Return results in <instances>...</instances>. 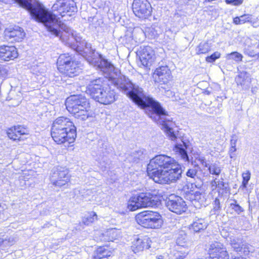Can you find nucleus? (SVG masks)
I'll list each match as a JSON object with an SVG mask.
<instances>
[{
  "instance_id": "nucleus-45",
  "label": "nucleus",
  "mask_w": 259,
  "mask_h": 259,
  "mask_svg": "<svg viewBox=\"0 0 259 259\" xmlns=\"http://www.w3.org/2000/svg\"><path fill=\"white\" fill-rule=\"evenodd\" d=\"M240 21L241 24H243L246 22H249L250 20V18L249 16L244 15L240 17Z\"/></svg>"
},
{
  "instance_id": "nucleus-56",
  "label": "nucleus",
  "mask_w": 259,
  "mask_h": 259,
  "mask_svg": "<svg viewBox=\"0 0 259 259\" xmlns=\"http://www.w3.org/2000/svg\"><path fill=\"white\" fill-rule=\"evenodd\" d=\"M257 90V88H252V90H251V91L253 93H254L255 92H256Z\"/></svg>"
},
{
  "instance_id": "nucleus-60",
  "label": "nucleus",
  "mask_w": 259,
  "mask_h": 259,
  "mask_svg": "<svg viewBox=\"0 0 259 259\" xmlns=\"http://www.w3.org/2000/svg\"><path fill=\"white\" fill-rule=\"evenodd\" d=\"M161 257H162V256H160V257H159V259H161Z\"/></svg>"
},
{
  "instance_id": "nucleus-30",
  "label": "nucleus",
  "mask_w": 259,
  "mask_h": 259,
  "mask_svg": "<svg viewBox=\"0 0 259 259\" xmlns=\"http://www.w3.org/2000/svg\"><path fill=\"white\" fill-rule=\"evenodd\" d=\"M211 49L210 45L206 41L201 42L197 46L196 50L197 54H206Z\"/></svg>"
},
{
  "instance_id": "nucleus-5",
  "label": "nucleus",
  "mask_w": 259,
  "mask_h": 259,
  "mask_svg": "<svg viewBox=\"0 0 259 259\" xmlns=\"http://www.w3.org/2000/svg\"><path fill=\"white\" fill-rule=\"evenodd\" d=\"M175 160L170 156L160 154L155 156L151 159L147 165V172L149 177L155 182L161 174L174 165Z\"/></svg>"
},
{
  "instance_id": "nucleus-52",
  "label": "nucleus",
  "mask_w": 259,
  "mask_h": 259,
  "mask_svg": "<svg viewBox=\"0 0 259 259\" xmlns=\"http://www.w3.org/2000/svg\"><path fill=\"white\" fill-rule=\"evenodd\" d=\"M14 243V240L13 238H10L8 240H7L6 243L5 244H8V245L11 246Z\"/></svg>"
},
{
  "instance_id": "nucleus-44",
  "label": "nucleus",
  "mask_w": 259,
  "mask_h": 259,
  "mask_svg": "<svg viewBox=\"0 0 259 259\" xmlns=\"http://www.w3.org/2000/svg\"><path fill=\"white\" fill-rule=\"evenodd\" d=\"M225 2L227 4L238 6L242 3L243 0H226Z\"/></svg>"
},
{
  "instance_id": "nucleus-28",
  "label": "nucleus",
  "mask_w": 259,
  "mask_h": 259,
  "mask_svg": "<svg viewBox=\"0 0 259 259\" xmlns=\"http://www.w3.org/2000/svg\"><path fill=\"white\" fill-rule=\"evenodd\" d=\"M111 252L107 249L100 247L94 252L92 259H107Z\"/></svg>"
},
{
  "instance_id": "nucleus-47",
  "label": "nucleus",
  "mask_w": 259,
  "mask_h": 259,
  "mask_svg": "<svg viewBox=\"0 0 259 259\" xmlns=\"http://www.w3.org/2000/svg\"><path fill=\"white\" fill-rule=\"evenodd\" d=\"M187 255L185 253L179 252L176 254V259H184Z\"/></svg>"
},
{
  "instance_id": "nucleus-41",
  "label": "nucleus",
  "mask_w": 259,
  "mask_h": 259,
  "mask_svg": "<svg viewBox=\"0 0 259 259\" xmlns=\"http://www.w3.org/2000/svg\"><path fill=\"white\" fill-rule=\"evenodd\" d=\"M97 215L95 212H91L90 215L88 216L83 221L84 224L89 225L90 224L93 222L95 220H97Z\"/></svg>"
},
{
  "instance_id": "nucleus-32",
  "label": "nucleus",
  "mask_w": 259,
  "mask_h": 259,
  "mask_svg": "<svg viewBox=\"0 0 259 259\" xmlns=\"http://www.w3.org/2000/svg\"><path fill=\"white\" fill-rule=\"evenodd\" d=\"M146 34V37H148L149 39L155 38L158 35L157 31L153 27L147 28L145 31Z\"/></svg>"
},
{
  "instance_id": "nucleus-33",
  "label": "nucleus",
  "mask_w": 259,
  "mask_h": 259,
  "mask_svg": "<svg viewBox=\"0 0 259 259\" xmlns=\"http://www.w3.org/2000/svg\"><path fill=\"white\" fill-rule=\"evenodd\" d=\"M205 201L204 194L201 193L199 191L195 192V203H193L194 205H196L197 202L201 205H205Z\"/></svg>"
},
{
  "instance_id": "nucleus-57",
  "label": "nucleus",
  "mask_w": 259,
  "mask_h": 259,
  "mask_svg": "<svg viewBox=\"0 0 259 259\" xmlns=\"http://www.w3.org/2000/svg\"><path fill=\"white\" fill-rule=\"evenodd\" d=\"M256 56L257 57V59L258 60H259V51H258V53L257 54V55H256Z\"/></svg>"
},
{
  "instance_id": "nucleus-25",
  "label": "nucleus",
  "mask_w": 259,
  "mask_h": 259,
  "mask_svg": "<svg viewBox=\"0 0 259 259\" xmlns=\"http://www.w3.org/2000/svg\"><path fill=\"white\" fill-rule=\"evenodd\" d=\"M146 156L145 151L139 150L132 153L127 157L126 159L130 162L138 163L140 160H144Z\"/></svg>"
},
{
  "instance_id": "nucleus-34",
  "label": "nucleus",
  "mask_w": 259,
  "mask_h": 259,
  "mask_svg": "<svg viewBox=\"0 0 259 259\" xmlns=\"http://www.w3.org/2000/svg\"><path fill=\"white\" fill-rule=\"evenodd\" d=\"M213 208L211 210L212 214H219L221 210L220 201L218 198H215L212 203Z\"/></svg>"
},
{
  "instance_id": "nucleus-54",
  "label": "nucleus",
  "mask_w": 259,
  "mask_h": 259,
  "mask_svg": "<svg viewBox=\"0 0 259 259\" xmlns=\"http://www.w3.org/2000/svg\"><path fill=\"white\" fill-rule=\"evenodd\" d=\"M7 241V240H3L2 239L0 238V246L2 245V244H5L6 243Z\"/></svg>"
},
{
  "instance_id": "nucleus-46",
  "label": "nucleus",
  "mask_w": 259,
  "mask_h": 259,
  "mask_svg": "<svg viewBox=\"0 0 259 259\" xmlns=\"http://www.w3.org/2000/svg\"><path fill=\"white\" fill-rule=\"evenodd\" d=\"M236 151V148L235 145H233V146H231L230 150H229V153H230V157L231 158H233L235 157V152Z\"/></svg>"
},
{
  "instance_id": "nucleus-8",
  "label": "nucleus",
  "mask_w": 259,
  "mask_h": 259,
  "mask_svg": "<svg viewBox=\"0 0 259 259\" xmlns=\"http://www.w3.org/2000/svg\"><path fill=\"white\" fill-rule=\"evenodd\" d=\"M58 70L70 77L77 75L81 69L77 61L73 59V57L68 53L61 54L57 60Z\"/></svg>"
},
{
  "instance_id": "nucleus-15",
  "label": "nucleus",
  "mask_w": 259,
  "mask_h": 259,
  "mask_svg": "<svg viewBox=\"0 0 259 259\" xmlns=\"http://www.w3.org/2000/svg\"><path fill=\"white\" fill-rule=\"evenodd\" d=\"M208 259H229V255L223 244L219 242L212 243L208 249Z\"/></svg>"
},
{
  "instance_id": "nucleus-48",
  "label": "nucleus",
  "mask_w": 259,
  "mask_h": 259,
  "mask_svg": "<svg viewBox=\"0 0 259 259\" xmlns=\"http://www.w3.org/2000/svg\"><path fill=\"white\" fill-rule=\"evenodd\" d=\"M187 197L189 198L190 201H191L193 203H195V192L194 193H190L187 195Z\"/></svg>"
},
{
  "instance_id": "nucleus-27",
  "label": "nucleus",
  "mask_w": 259,
  "mask_h": 259,
  "mask_svg": "<svg viewBox=\"0 0 259 259\" xmlns=\"http://www.w3.org/2000/svg\"><path fill=\"white\" fill-rule=\"evenodd\" d=\"M207 223L202 219H198L191 224L190 230L194 232H200L204 230L207 227Z\"/></svg>"
},
{
  "instance_id": "nucleus-31",
  "label": "nucleus",
  "mask_w": 259,
  "mask_h": 259,
  "mask_svg": "<svg viewBox=\"0 0 259 259\" xmlns=\"http://www.w3.org/2000/svg\"><path fill=\"white\" fill-rule=\"evenodd\" d=\"M207 167L209 174L216 177H219L222 170L221 166L216 163L208 164V166Z\"/></svg>"
},
{
  "instance_id": "nucleus-49",
  "label": "nucleus",
  "mask_w": 259,
  "mask_h": 259,
  "mask_svg": "<svg viewBox=\"0 0 259 259\" xmlns=\"http://www.w3.org/2000/svg\"><path fill=\"white\" fill-rule=\"evenodd\" d=\"M186 242L185 238H183L181 239L180 237H178L177 239V243L181 246H183V243H185Z\"/></svg>"
},
{
  "instance_id": "nucleus-50",
  "label": "nucleus",
  "mask_w": 259,
  "mask_h": 259,
  "mask_svg": "<svg viewBox=\"0 0 259 259\" xmlns=\"http://www.w3.org/2000/svg\"><path fill=\"white\" fill-rule=\"evenodd\" d=\"M218 184H219V180H218L217 178H215L211 182V187L214 188H218Z\"/></svg>"
},
{
  "instance_id": "nucleus-36",
  "label": "nucleus",
  "mask_w": 259,
  "mask_h": 259,
  "mask_svg": "<svg viewBox=\"0 0 259 259\" xmlns=\"http://www.w3.org/2000/svg\"><path fill=\"white\" fill-rule=\"evenodd\" d=\"M123 41H124L125 45L127 46H132L136 45L134 39L132 37L131 32H128L125 35L123 38Z\"/></svg>"
},
{
  "instance_id": "nucleus-23",
  "label": "nucleus",
  "mask_w": 259,
  "mask_h": 259,
  "mask_svg": "<svg viewBox=\"0 0 259 259\" xmlns=\"http://www.w3.org/2000/svg\"><path fill=\"white\" fill-rule=\"evenodd\" d=\"M251 40L248 38L245 40L243 49L244 53L251 57H255L259 51V41L254 44L251 42Z\"/></svg>"
},
{
  "instance_id": "nucleus-14",
  "label": "nucleus",
  "mask_w": 259,
  "mask_h": 259,
  "mask_svg": "<svg viewBox=\"0 0 259 259\" xmlns=\"http://www.w3.org/2000/svg\"><path fill=\"white\" fill-rule=\"evenodd\" d=\"M139 61L138 64L140 67H149L154 61V51L150 46H144L139 51Z\"/></svg>"
},
{
  "instance_id": "nucleus-24",
  "label": "nucleus",
  "mask_w": 259,
  "mask_h": 259,
  "mask_svg": "<svg viewBox=\"0 0 259 259\" xmlns=\"http://www.w3.org/2000/svg\"><path fill=\"white\" fill-rule=\"evenodd\" d=\"M237 85H241L243 90H248L250 87L251 78L246 72H240L235 78Z\"/></svg>"
},
{
  "instance_id": "nucleus-3",
  "label": "nucleus",
  "mask_w": 259,
  "mask_h": 259,
  "mask_svg": "<svg viewBox=\"0 0 259 259\" xmlns=\"http://www.w3.org/2000/svg\"><path fill=\"white\" fill-rule=\"evenodd\" d=\"M103 77H99L90 81L86 92L96 101L103 104H110L117 98L114 89Z\"/></svg>"
},
{
  "instance_id": "nucleus-29",
  "label": "nucleus",
  "mask_w": 259,
  "mask_h": 259,
  "mask_svg": "<svg viewBox=\"0 0 259 259\" xmlns=\"http://www.w3.org/2000/svg\"><path fill=\"white\" fill-rule=\"evenodd\" d=\"M191 161L192 164L194 165V167L192 168L188 169L186 175L188 177L195 180L196 178H197V172L198 169L200 167H199V165L196 163V162L195 161H193V157L191 158Z\"/></svg>"
},
{
  "instance_id": "nucleus-4",
  "label": "nucleus",
  "mask_w": 259,
  "mask_h": 259,
  "mask_svg": "<svg viewBox=\"0 0 259 259\" xmlns=\"http://www.w3.org/2000/svg\"><path fill=\"white\" fill-rule=\"evenodd\" d=\"M67 110L75 118L85 120L92 117V113L87 110L89 103L87 99L81 95H74L68 97L65 102Z\"/></svg>"
},
{
  "instance_id": "nucleus-7",
  "label": "nucleus",
  "mask_w": 259,
  "mask_h": 259,
  "mask_svg": "<svg viewBox=\"0 0 259 259\" xmlns=\"http://www.w3.org/2000/svg\"><path fill=\"white\" fill-rule=\"evenodd\" d=\"M137 223L148 229H159L163 224L162 215L157 211H143L136 216Z\"/></svg>"
},
{
  "instance_id": "nucleus-16",
  "label": "nucleus",
  "mask_w": 259,
  "mask_h": 259,
  "mask_svg": "<svg viewBox=\"0 0 259 259\" xmlns=\"http://www.w3.org/2000/svg\"><path fill=\"white\" fill-rule=\"evenodd\" d=\"M153 77L155 82L166 84L171 78V71L167 65L160 66L156 69Z\"/></svg>"
},
{
  "instance_id": "nucleus-13",
  "label": "nucleus",
  "mask_w": 259,
  "mask_h": 259,
  "mask_svg": "<svg viewBox=\"0 0 259 259\" xmlns=\"http://www.w3.org/2000/svg\"><path fill=\"white\" fill-rule=\"evenodd\" d=\"M51 181L56 186L61 187L67 184L69 181L68 171L65 167L57 166L52 170Z\"/></svg>"
},
{
  "instance_id": "nucleus-11",
  "label": "nucleus",
  "mask_w": 259,
  "mask_h": 259,
  "mask_svg": "<svg viewBox=\"0 0 259 259\" xmlns=\"http://www.w3.org/2000/svg\"><path fill=\"white\" fill-rule=\"evenodd\" d=\"M166 208L177 214H182L187 209V206L184 199L177 195L172 194L165 200Z\"/></svg>"
},
{
  "instance_id": "nucleus-42",
  "label": "nucleus",
  "mask_w": 259,
  "mask_h": 259,
  "mask_svg": "<svg viewBox=\"0 0 259 259\" xmlns=\"http://www.w3.org/2000/svg\"><path fill=\"white\" fill-rule=\"evenodd\" d=\"M221 56V54L218 52H215L210 56H207L206 58V61L209 63H212L214 62L217 59H219Z\"/></svg>"
},
{
  "instance_id": "nucleus-21",
  "label": "nucleus",
  "mask_w": 259,
  "mask_h": 259,
  "mask_svg": "<svg viewBox=\"0 0 259 259\" xmlns=\"http://www.w3.org/2000/svg\"><path fill=\"white\" fill-rule=\"evenodd\" d=\"M28 131L26 128L21 125H18L13 128H10L7 135L8 137L13 141L21 140V136L28 134Z\"/></svg>"
},
{
  "instance_id": "nucleus-58",
  "label": "nucleus",
  "mask_w": 259,
  "mask_h": 259,
  "mask_svg": "<svg viewBox=\"0 0 259 259\" xmlns=\"http://www.w3.org/2000/svg\"><path fill=\"white\" fill-rule=\"evenodd\" d=\"M161 257H162V256H160V257H159V259H161Z\"/></svg>"
},
{
  "instance_id": "nucleus-9",
  "label": "nucleus",
  "mask_w": 259,
  "mask_h": 259,
  "mask_svg": "<svg viewBox=\"0 0 259 259\" xmlns=\"http://www.w3.org/2000/svg\"><path fill=\"white\" fill-rule=\"evenodd\" d=\"M182 171L181 166L175 161L174 165L169 169L165 170L160 176H158V178L155 179V182L160 184L176 182L182 177Z\"/></svg>"
},
{
  "instance_id": "nucleus-37",
  "label": "nucleus",
  "mask_w": 259,
  "mask_h": 259,
  "mask_svg": "<svg viewBox=\"0 0 259 259\" xmlns=\"http://www.w3.org/2000/svg\"><path fill=\"white\" fill-rule=\"evenodd\" d=\"M228 59H232L236 62H240L242 60L243 56L237 52H232L228 55Z\"/></svg>"
},
{
  "instance_id": "nucleus-18",
  "label": "nucleus",
  "mask_w": 259,
  "mask_h": 259,
  "mask_svg": "<svg viewBox=\"0 0 259 259\" xmlns=\"http://www.w3.org/2000/svg\"><path fill=\"white\" fill-rule=\"evenodd\" d=\"M18 53L13 46H0V59L4 61L13 60L17 58Z\"/></svg>"
},
{
  "instance_id": "nucleus-12",
  "label": "nucleus",
  "mask_w": 259,
  "mask_h": 259,
  "mask_svg": "<svg viewBox=\"0 0 259 259\" xmlns=\"http://www.w3.org/2000/svg\"><path fill=\"white\" fill-rule=\"evenodd\" d=\"M132 9L135 16L142 19H148L152 11L151 4L147 0H134Z\"/></svg>"
},
{
  "instance_id": "nucleus-55",
  "label": "nucleus",
  "mask_w": 259,
  "mask_h": 259,
  "mask_svg": "<svg viewBox=\"0 0 259 259\" xmlns=\"http://www.w3.org/2000/svg\"><path fill=\"white\" fill-rule=\"evenodd\" d=\"M233 259H246V258L245 257H242V256H236V257H235Z\"/></svg>"
},
{
  "instance_id": "nucleus-20",
  "label": "nucleus",
  "mask_w": 259,
  "mask_h": 259,
  "mask_svg": "<svg viewBox=\"0 0 259 259\" xmlns=\"http://www.w3.org/2000/svg\"><path fill=\"white\" fill-rule=\"evenodd\" d=\"M151 241L147 237L140 238H138L133 241L131 247L135 253L143 251L144 249H149L150 247Z\"/></svg>"
},
{
  "instance_id": "nucleus-10",
  "label": "nucleus",
  "mask_w": 259,
  "mask_h": 259,
  "mask_svg": "<svg viewBox=\"0 0 259 259\" xmlns=\"http://www.w3.org/2000/svg\"><path fill=\"white\" fill-rule=\"evenodd\" d=\"M51 136L54 141L58 144L67 142L73 143L76 137V128L70 129L69 131L64 130H51Z\"/></svg>"
},
{
  "instance_id": "nucleus-1",
  "label": "nucleus",
  "mask_w": 259,
  "mask_h": 259,
  "mask_svg": "<svg viewBox=\"0 0 259 259\" xmlns=\"http://www.w3.org/2000/svg\"><path fill=\"white\" fill-rule=\"evenodd\" d=\"M76 50L89 63L102 72L104 79L113 84L119 90L125 94L135 104L145 110L146 113L157 124L162 125L169 138L176 142L174 151L184 162H189L190 159L187 153L189 142L178 137L175 133L172 126L175 124L167 112L160 103L150 96H146L142 88L133 83L124 75L117 78L113 64L102 55L95 53L91 44L87 42L79 36L75 38Z\"/></svg>"
},
{
  "instance_id": "nucleus-22",
  "label": "nucleus",
  "mask_w": 259,
  "mask_h": 259,
  "mask_svg": "<svg viewBox=\"0 0 259 259\" xmlns=\"http://www.w3.org/2000/svg\"><path fill=\"white\" fill-rule=\"evenodd\" d=\"M230 244L233 250L238 253L245 254L249 252L247 245L240 238H231Z\"/></svg>"
},
{
  "instance_id": "nucleus-59",
  "label": "nucleus",
  "mask_w": 259,
  "mask_h": 259,
  "mask_svg": "<svg viewBox=\"0 0 259 259\" xmlns=\"http://www.w3.org/2000/svg\"><path fill=\"white\" fill-rule=\"evenodd\" d=\"M161 257H162V256H160V257H159V259H161Z\"/></svg>"
},
{
  "instance_id": "nucleus-26",
  "label": "nucleus",
  "mask_w": 259,
  "mask_h": 259,
  "mask_svg": "<svg viewBox=\"0 0 259 259\" xmlns=\"http://www.w3.org/2000/svg\"><path fill=\"white\" fill-rule=\"evenodd\" d=\"M136 45L144 41L146 38L145 31L140 27H135L131 32Z\"/></svg>"
},
{
  "instance_id": "nucleus-51",
  "label": "nucleus",
  "mask_w": 259,
  "mask_h": 259,
  "mask_svg": "<svg viewBox=\"0 0 259 259\" xmlns=\"http://www.w3.org/2000/svg\"><path fill=\"white\" fill-rule=\"evenodd\" d=\"M233 22L236 25L241 24L240 17H236L234 18L233 19Z\"/></svg>"
},
{
  "instance_id": "nucleus-53",
  "label": "nucleus",
  "mask_w": 259,
  "mask_h": 259,
  "mask_svg": "<svg viewBox=\"0 0 259 259\" xmlns=\"http://www.w3.org/2000/svg\"><path fill=\"white\" fill-rule=\"evenodd\" d=\"M235 138H236V136H234ZM233 139H232L231 140V146H233V145H235V146L236 147V141H237V139L236 138H235L234 139V137H232Z\"/></svg>"
},
{
  "instance_id": "nucleus-39",
  "label": "nucleus",
  "mask_w": 259,
  "mask_h": 259,
  "mask_svg": "<svg viewBox=\"0 0 259 259\" xmlns=\"http://www.w3.org/2000/svg\"><path fill=\"white\" fill-rule=\"evenodd\" d=\"M223 179L221 178L219 180V184H218V188L220 190H223V192L227 193L230 190L229 185L223 181Z\"/></svg>"
},
{
  "instance_id": "nucleus-43",
  "label": "nucleus",
  "mask_w": 259,
  "mask_h": 259,
  "mask_svg": "<svg viewBox=\"0 0 259 259\" xmlns=\"http://www.w3.org/2000/svg\"><path fill=\"white\" fill-rule=\"evenodd\" d=\"M8 70L5 66L0 64V77H5L7 76Z\"/></svg>"
},
{
  "instance_id": "nucleus-40",
  "label": "nucleus",
  "mask_w": 259,
  "mask_h": 259,
  "mask_svg": "<svg viewBox=\"0 0 259 259\" xmlns=\"http://www.w3.org/2000/svg\"><path fill=\"white\" fill-rule=\"evenodd\" d=\"M194 158L195 160H193V161H195L196 162L198 161L205 167L208 166V164L206 162L205 158L203 156L197 154L196 155H194Z\"/></svg>"
},
{
  "instance_id": "nucleus-38",
  "label": "nucleus",
  "mask_w": 259,
  "mask_h": 259,
  "mask_svg": "<svg viewBox=\"0 0 259 259\" xmlns=\"http://www.w3.org/2000/svg\"><path fill=\"white\" fill-rule=\"evenodd\" d=\"M251 174L249 170L246 171L245 172L242 174V186L243 188H246L248 182L250 179Z\"/></svg>"
},
{
  "instance_id": "nucleus-17",
  "label": "nucleus",
  "mask_w": 259,
  "mask_h": 259,
  "mask_svg": "<svg viewBox=\"0 0 259 259\" xmlns=\"http://www.w3.org/2000/svg\"><path fill=\"white\" fill-rule=\"evenodd\" d=\"M25 35L23 29L19 26H16L13 28H7L5 31V38L12 42L21 41Z\"/></svg>"
},
{
  "instance_id": "nucleus-19",
  "label": "nucleus",
  "mask_w": 259,
  "mask_h": 259,
  "mask_svg": "<svg viewBox=\"0 0 259 259\" xmlns=\"http://www.w3.org/2000/svg\"><path fill=\"white\" fill-rule=\"evenodd\" d=\"M76 128L70 120L63 116L59 117L54 121L51 130L69 131L70 129Z\"/></svg>"
},
{
  "instance_id": "nucleus-35",
  "label": "nucleus",
  "mask_w": 259,
  "mask_h": 259,
  "mask_svg": "<svg viewBox=\"0 0 259 259\" xmlns=\"http://www.w3.org/2000/svg\"><path fill=\"white\" fill-rule=\"evenodd\" d=\"M230 204V208L234 210L237 214L244 211L243 208L237 203L236 200H232Z\"/></svg>"
},
{
  "instance_id": "nucleus-6",
  "label": "nucleus",
  "mask_w": 259,
  "mask_h": 259,
  "mask_svg": "<svg viewBox=\"0 0 259 259\" xmlns=\"http://www.w3.org/2000/svg\"><path fill=\"white\" fill-rule=\"evenodd\" d=\"M160 203L159 198L149 192L139 193L132 196L128 203V208L134 211L142 207H157Z\"/></svg>"
},
{
  "instance_id": "nucleus-2",
  "label": "nucleus",
  "mask_w": 259,
  "mask_h": 259,
  "mask_svg": "<svg viewBox=\"0 0 259 259\" xmlns=\"http://www.w3.org/2000/svg\"><path fill=\"white\" fill-rule=\"evenodd\" d=\"M21 7L26 9L35 21L41 23L47 30L55 36L59 37L64 41L63 32L68 34V36L75 39L73 30L64 24L58 17L65 15L71 16L77 11L76 4L73 0H57L52 6V11H50L40 3L35 0H14Z\"/></svg>"
}]
</instances>
